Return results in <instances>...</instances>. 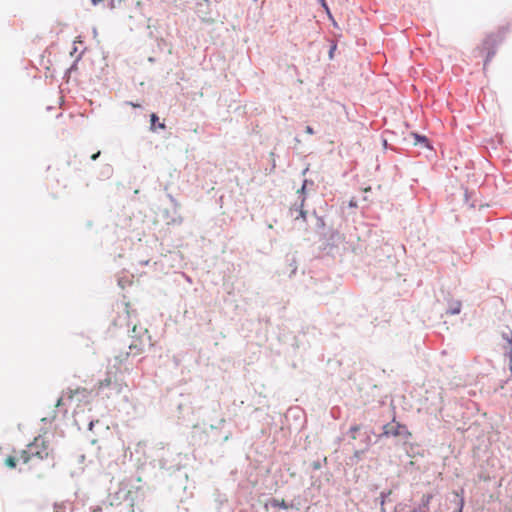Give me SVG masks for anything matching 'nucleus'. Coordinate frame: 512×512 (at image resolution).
<instances>
[{
  "label": "nucleus",
  "instance_id": "1",
  "mask_svg": "<svg viewBox=\"0 0 512 512\" xmlns=\"http://www.w3.org/2000/svg\"><path fill=\"white\" fill-rule=\"evenodd\" d=\"M52 453L53 450L50 448L49 442L43 436H38L24 449L16 452L15 455L7 456L4 464L8 468L14 469L19 463L27 470H33L38 468L45 459L52 456Z\"/></svg>",
  "mask_w": 512,
  "mask_h": 512
},
{
  "label": "nucleus",
  "instance_id": "2",
  "mask_svg": "<svg viewBox=\"0 0 512 512\" xmlns=\"http://www.w3.org/2000/svg\"><path fill=\"white\" fill-rule=\"evenodd\" d=\"M151 345V336L148 329L142 327L138 328L137 325H134L131 334V342L129 344L130 353L139 355Z\"/></svg>",
  "mask_w": 512,
  "mask_h": 512
},
{
  "label": "nucleus",
  "instance_id": "3",
  "mask_svg": "<svg viewBox=\"0 0 512 512\" xmlns=\"http://www.w3.org/2000/svg\"><path fill=\"white\" fill-rule=\"evenodd\" d=\"M75 397H77L78 400L87 399L89 397V391L82 387H78L74 390L70 389L58 399L56 406L64 405L67 401H72Z\"/></svg>",
  "mask_w": 512,
  "mask_h": 512
},
{
  "label": "nucleus",
  "instance_id": "4",
  "mask_svg": "<svg viewBox=\"0 0 512 512\" xmlns=\"http://www.w3.org/2000/svg\"><path fill=\"white\" fill-rule=\"evenodd\" d=\"M383 435L384 436H401V435H410L407 428L404 425H401L397 422H392L384 425L383 427Z\"/></svg>",
  "mask_w": 512,
  "mask_h": 512
},
{
  "label": "nucleus",
  "instance_id": "5",
  "mask_svg": "<svg viewBox=\"0 0 512 512\" xmlns=\"http://www.w3.org/2000/svg\"><path fill=\"white\" fill-rule=\"evenodd\" d=\"M496 44L495 39L493 36H488L485 41L483 42L484 49L488 50L487 59L485 64L494 56L495 52L490 51L491 48H493Z\"/></svg>",
  "mask_w": 512,
  "mask_h": 512
},
{
  "label": "nucleus",
  "instance_id": "6",
  "mask_svg": "<svg viewBox=\"0 0 512 512\" xmlns=\"http://www.w3.org/2000/svg\"><path fill=\"white\" fill-rule=\"evenodd\" d=\"M112 384V379L110 376H107L105 379L99 381L98 383V389L101 390V389H104V388H107L109 387L110 385Z\"/></svg>",
  "mask_w": 512,
  "mask_h": 512
},
{
  "label": "nucleus",
  "instance_id": "7",
  "mask_svg": "<svg viewBox=\"0 0 512 512\" xmlns=\"http://www.w3.org/2000/svg\"><path fill=\"white\" fill-rule=\"evenodd\" d=\"M271 505L273 507H279V508H283V509H287L288 508V505L286 504L285 500L284 499H273L271 501Z\"/></svg>",
  "mask_w": 512,
  "mask_h": 512
},
{
  "label": "nucleus",
  "instance_id": "8",
  "mask_svg": "<svg viewBox=\"0 0 512 512\" xmlns=\"http://www.w3.org/2000/svg\"><path fill=\"white\" fill-rule=\"evenodd\" d=\"M461 310V304L460 302H456L453 307L450 308L449 313L450 314H458Z\"/></svg>",
  "mask_w": 512,
  "mask_h": 512
},
{
  "label": "nucleus",
  "instance_id": "9",
  "mask_svg": "<svg viewBox=\"0 0 512 512\" xmlns=\"http://www.w3.org/2000/svg\"><path fill=\"white\" fill-rule=\"evenodd\" d=\"M158 121V117L156 114L152 113L151 114V130L155 131L156 130V122Z\"/></svg>",
  "mask_w": 512,
  "mask_h": 512
},
{
  "label": "nucleus",
  "instance_id": "10",
  "mask_svg": "<svg viewBox=\"0 0 512 512\" xmlns=\"http://www.w3.org/2000/svg\"><path fill=\"white\" fill-rule=\"evenodd\" d=\"M463 506H464V500H463V498H461V499H460V502H459V509H458V512H462Z\"/></svg>",
  "mask_w": 512,
  "mask_h": 512
},
{
  "label": "nucleus",
  "instance_id": "11",
  "mask_svg": "<svg viewBox=\"0 0 512 512\" xmlns=\"http://www.w3.org/2000/svg\"><path fill=\"white\" fill-rule=\"evenodd\" d=\"M305 131H306V133H308V134H313V133H314L313 128H312V127H310V126H307V127H306V129H305Z\"/></svg>",
  "mask_w": 512,
  "mask_h": 512
},
{
  "label": "nucleus",
  "instance_id": "12",
  "mask_svg": "<svg viewBox=\"0 0 512 512\" xmlns=\"http://www.w3.org/2000/svg\"><path fill=\"white\" fill-rule=\"evenodd\" d=\"M99 155H100V152L98 151L97 153H95V154H93V155L91 156V159H92V160H96V159L99 157Z\"/></svg>",
  "mask_w": 512,
  "mask_h": 512
},
{
  "label": "nucleus",
  "instance_id": "13",
  "mask_svg": "<svg viewBox=\"0 0 512 512\" xmlns=\"http://www.w3.org/2000/svg\"><path fill=\"white\" fill-rule=\"evenodd\" d=\"M358 430H359V427H358V426H353V427H351V429H350V431H351V432H353V433L357 432Z\"/></svg>",
  "mask_w": 512,
  "mask_h": 512
},
{
  "label": "nucleus",
  "instance_id": "14",
  "mask_svg": "<svg viewBox=\"0 0 512 512\" xmlns=\"http://www.w3.org/2000/svg\"><path fill=\"white\" fill-rule=\"evenodd\" d=\"M103 0H91L92 4L93 5H97L99 4L100 2H102Z\"/></svg>",
  "mask_w": 512,
  "mask_h": 512
},
{
  "label": "nucleus",
  "instance_id": "15",
  "mask_svg": "<svg viewBox=\"0 0 512 512\" xmlns=\"http://www.w3.org/2000/svg\"><path fill=\"white\" fill-rule=\"evenodd\" d=\"M323 6L325 7V9H326V11H327V13H328L329 17L331 18V14H330V11H329V9H328V6H327L325 3L323 4Z\"/></svg>",
  "mask_w": 512,
  "mask_h": 512
},
{
  "label": "nucleus",
  "instance_id": "16",
  "mask_svg": "<svg viewBox=\"0 0 512 512\" xmlns=\"http://www.w3.org/2000/svg\"><path fill=\"white\" fill-rule=\"evenodd\" d=\"M158 128H160V129H165V124H164V123H159V124H158Z\"/></svg>",
  "mask_w": 512,
  "mask_h": 512
},
{
  "label": "nucleus",
  "instance_id": "17",
  "mask_svg": "<svg viewBox=\"0 0 512 512\" xmlns=\"http://www.w3.org/2000/svg\"><path fill=\"white\" fill-rule=\"evenodd\" d=\"M299 213L303 218H305V212L302 209H300Z\"/></svg>",
  "mask_w": 512,
  "mask_h": 512
}]
</instances>
